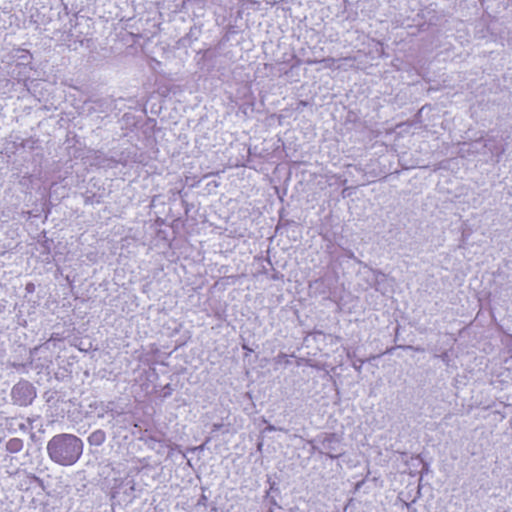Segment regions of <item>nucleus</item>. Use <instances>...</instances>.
<instances>
[{"instance_id": "nucleus-1", "label": "nucleus", "mask_w": 512, "mask_h": 512, "mask_svg": "<svg viewBox=\"0 0 512 512\" xmlns=\"http://www.w3.org/2000/svg\"><path fill=\"white\" fill-rule=\"evenodd\" d=\"M50 459L60 465L75 464L82 455L83 442L73 434H57L47 444Z\"/></svg>"}, {"instance_id": "nucleus-2", "label": "nucleus", "mask_w": 512, "mask_h": 512, "mask_svg": "<svg viewBox=\"0 0 512 512\" xmlns=\"http://www.w3.org/2000/svg\"><path fill=\"white\" fill-rule=\"evenodd\" d=\"M33 394V387L31 384L27 382L18 383L12 389L13 399L21 405L30 402L31 399L33 398Z\"/></svg>"}, {"instance_id": "nucleus-3", "label": "nucleus", "mask_w": 512, "mask_h": 512, "mask_svg": "<svg viewBox=\"0 0 512 512\" xmlns=\"http://www.w3.org/2000/svg\"><path fill=\"white\" fill-rule=\"evenodd\" d=\"M106 434L102 430H96L90 434L88 437V442L90 445L100 446L105 442Z\"/></svg>"}, {"instance_id": "nucleus-4", "label": "nucleus", "mask_w": 512, "mask_h": 512, "mask_svg": "<svg viewBox=\"0 0 512 512\" xmlns=\"http://www.w3.org/2000/svg\"><path fill=\"white\" fill-rule=\"evenodd\" d=\"M6 449L10 453H17L23 449V441L19 438H11L6 443Z\"/></svg>"}, {"instance_id": "nucleus-5", "label": "nucleus", "mask_w": 512, "mask_h": 512, "mask_svg": "<svg viewBox=\"0 0 512 512\" xmlns=\"http://www.w3.org/2000/svg\"><path fill=\"white\" fill-rule=\"evenodd\" d=\"M27 291L31 292L34 289V285L32 283L27 284L26 286Z\"/></svg>"}, {"instance_id": "nucleus-6", "label": "nucleus", "mask_w": 512, "mask_h": 512, "mask_svg": "<svg viewBox=\"0 0 512 512\" xmlns=\"http://www.w3.org/2000/svg\"><path fill=\"white\" fill-rule=\"evenodd\" d=\"M243 349H246V351H251V349L248 348L246 345H243Z\"/></svg>"}]
</instances>
